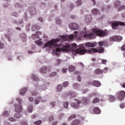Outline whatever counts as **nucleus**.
Instances as JSON below:
<instances>
[{
  "mask_svg": "<svg viewBox=\"0 0 125 125\" xmlns=\"http://www.w3.org/2000/svg\"><path fill=\"white\" fill-rule=\"evenodd\" d=\"M61 40H66L65 36H61V38L53 39L44 44V47H49L50 49L54 47H58L56 49V52H61V51H70L71 50V44L70 43H65L62 42L60 44H57V42H59Z\"/></svg>",
  "mask_w": 125,
  "mask_h": 125,
  "instance_id": "nucleus-1",
  "label": "nucleus"
},
{
  "mask_svg": "<svg viewBox=\"0 0 125 125\" xmlns=\"http://www.w3.org/2000/svg\"><path fill=\"white\" fill-rule=\"evenodd\" d=\"M86 33H87V31H86V28L85 27L83 31L79 33V38H85V39H88V40H93L96 35L98 37H104L107 35V32L105 31H103L98 28H93L92 32L88 34H86Z\"/></svg>",
  "mask_w": 125,
  "mask_h": 125,
  "instance_id": "nucleus-2",
  "label": "nucleus"
},
{
  "mask_svg": "<svg viewBox=\"0 0 125 125\" xmlns=\"http://www.w3.org/2000/svg\"><path fill=\"white\" fill-rule=\"evenodd\" d=\"M74 52L77 54H80V55H83L85 53L88 54H92V53H103L104 52V48L103 47H98V48H91L89 50L85 49L84 47L76 49Z\"/></svg>",
  "mask_w": 125,
  "mask_h": 125,
  "instance_id": "nucleus-3",
  "label": "nucleus"
},
{
  "mask_svg": "<svg viewBox=\"0 0 125 125\" xmlns=\"http://www.w3.org/2000/svg\"><path fill=\"white\" fill-rule=\"evenodd\" d=\"M81 103H82L83 105H86L89 103V99L84 97L82 99L81 102L77 101V104L75 103L71 104V106L73 107V108H75V109H78V108H79V105H80Z\"/></svg>",
  "mask_w": 125,
  "mask_h": 125,
  "instance_id": "nucleus-4",
  "label": "nucleus"
},
{
  "mask_svg": "<svg viewBox=\"0 0 125 125\" xmlns=\"http://www.w3.org/2000/svg\"><path fill=\"white\" fill-rule=\"evenodd\" d=\"M119 25L121 26H125V23L123 22H113L112 23V28L113 30H115L118 28Z\"/></svg>",
  "mask_w": 125,
  "mask_h": 125,
  "instance_id": "nucleus-5",
  "label": "nucleus"
},
{
  "mask_svg": "<svg viewBox=\"0 0 125 125\" xmlns=\"http://www.w3.org/2000/svg\"><path fill=\"white\" fill-rule=\"evenodd\" d=\"M117 96L120 100H124L125 97V91H119L117 93Z\"/></svg>",
  "mask_w": 125,
  "mask_h": 125,
  "instance_id": "nucleus-6",
  "label": "nucleus"
},
{
  "mask_svg": "<svg viewBox=\"0 0 125 125\" xmlns=\"http://www.w3.org/2000/svg\"><path fill=\"white\" fill-rule=\"evenodd\" d=\"M40 73H42V74H46V73H49L50 72V68L47 66H44L40 68Z\"/></svg>",
  "mask_w": 125,
  "mask_h": 125,
  "instance_id": "nucleus-7",
  "label": "nucleus"
},
{
  "mask_svg": "<svg viewBox=\"0 0 125 125\" xmlns=\"http://www.w3.org/2000/svg\"><path fill=\"white\" fill-rule=\"evenodd\" d=\"M122 38L121 36L116 35L114 36H112L109 38L111 42H116L117 41H121Z\"/></svg>",
  "mask_w": 125,
  "mask_h": 125,
  "instance_id": "nucleus-8",
  "label": "nucleus"
},
{
  "mask_svg": "<svg viewBox=\"0 0 125 125\" xmlns=\"http://www.w3.org/2000/svg\"><path fill=\"white\" fill-rule=\"evenodd\" d=\"M81 125V120L79 119H75L72 121L70 124V125Z\"/></svg>",
  "mask_w": 125,
  "mask_h": 125,
  "instance_id": "nucleus-9",
  "label": "nucleus"
},
{
  "mask_svg": "<svg viewBox=\"0 0 125 125\" xmlns=\"http://www.w3.org/2000/svg\"><path fill=\"white\" fill-rule=\"evenodd\" d=\"M70 27L73 30H78L79 29V25L76 23H72L70 24Z\"/></svg>",
  "mask_w": 125,
  "mask_h": 125,
  "instance_id": "nucleus-10",
  "label": "nucleus"
},
{
  "mask_svg": "<svg viewBox=\"0 0 125 125\" xmlns=\"http://www.w3.org/2000/svg\"><path fill=\"white\" fill-rule=\"evenodd\" d=\"M15 111L17 113H21L22 112V106L20 105H15Z\"/></svg>",
  "mask_w": 125,
  "mask_h": 125,
  "instance_id": "nucleus-11",
  "label": "nucleus"
},
{
  "mask_svg": "<svg viewBox=\"0 0 125 125\" xmlns=\"http://www.w3.org/2000/svg\"><path fill=\"white\" fill-rule=\"evenodd\" d=\"M96 45V43L94 42H87L85 43V46L86 47H94Z\"/></svg>",
  "mask_w": 125,
  "mask_h": 125,
  "instance_id": "nucleus-12",
  "label": "nucleus"
},
{
  "mask_svg": "<svg viewBox=\"0 0 125 125\" xmlns=\"http://www.w3.org/2000/svg\"><path fill=\"white\" fill-rule=\"evenodd\" d=\"M35 43L39 46H42L43 45V42L41 40L35 41Z\"/></svg>",
  "mask_w": 125,
  "mask_h": 125,
  "instance_id": "nucleus-13",
  "label": "nucleus"
},
{
  "mask_svg": "<svg viewBox=\"0 0 125 125\" xmlns=\"http://www.w3.org/2000/svg\"><path fill=\"white\" fill-rule=\"evenodd\" d=\"M38 35H42V32H36V34L32 35V38L33 40H36V39H39V37Z\"/></svg>",
  "mask_w": 125,
  "mask_h": 125,
  "instance_id": "nucleus-14",
  "label": "nucleus"
},
{
  "mask_svg": "<svg viewBox=\"0 0 125 125\" xmlns=\"http://www.w3.org/2000/svg\"><path fill=\"white\" fill-rule=\"evenodd\" d=\"M95 74H96L97 75H100L101 74H102L103 73V70L100 69H96L94 71Z\"/></svg>",
  "mask_w": 125,
  "mask_h": 125,
  "instance_id": "nucleus-15",
  "label": "nucleus"
},
{
  "mask_svg": "<svg viewBox=\"0 0 125 125\" xmlns=\"http://www.w3.org/2000/svg\"><path fill=\"white\" fill-rule=\"evenodd\" d=\"M27 90V88H23L21 90L20 94L21 95H24Z\"/></svg>",
  "mask_w": 125,
  "mask_h": 125,
  "instance_id": "nucleus-16",
  "label": "nucleus"
},
{
  "mask_svg": "<svg viewBox=\"0 0 125 125\" xmlns=\"http://www.w3.org/2000/svg\"><path fill=\"white\" fill-rule=\"evenodd\" d=\"M94 113L95 114H100V109L98 107H95L94 108Z\"/></svg>",
  "mask_w": 125,
  "mask_h": 125,
  "instance_id": "nucleus-17",
  "label": "nucleus"
},
{
  "mask_svg": "<svg viewBox=\"0 0 125 125\" xmlns=\"http://www.w3.org/2000/svg\"><path fill=\"white\" fill-rule=\"evenodd\" d=\"M93 85H94V86H100L101 83L98 82V81H94L93 83Z\"/></svg>",
  "mask_w": 125,
  "mask_h": 125,
  "instance_id": "nucleus-18",
  "label": "nucleus"
},
{
  "mask_svg": "<svg viewBox=\"0 0 125 125\" xmlns=\"http://www.w3.org/2000/svg\"><path fill=\"white\" fill-rule=\"evenodd\" d=\"M109 101H110V102H114V101H115V99H116V98H115V97L113 95H110L109 97Z\"/></svg>",
  "mask_w": 125,
  "mask_h": 125,
  "instance_id": "nucleus-19",
  "label": "nucleus"
},
{
  "mask_svg": "<svg viewBox=\"0 0 125 125\" xmlns=\"http://www.w3.org/2000/svg\"><path fill=\"white\" fill-rule=\"evenodd\" d=\"M40 27L38 26L37 25H34L32 27V29L33 31H37V30H39Z\"/></svg>",
  "mask_w": 125,
  "mask_h": 125,
  "instance_id": "nucleus-20",
  "label": "nucleus"
},
{
  "mask_svg": "<svg viewBox=\"0 0 125 125\" xmlns=\"http://www.w3.org/2000/svg\"><path fill=\"white\" fill-rule=\"evenodd\" d=\"M76 116L75 114H73L68 117V121H72L73 119H76Z\"/></svg>",
  "mask_w": 125,
  "mask_h": 125,
  "instance_id": "nucleus-21",
  "label": "nucleus"
},
{
  "mask_svg": "<svg viewBox=\"0 0 125 125\" xmlns=\"http://www.w3.org/2000/svg\"><path fill=\"white\" fill-rule=\"evenodd\" d=\"M99 13V10L97 9H94L92 10V14L94 15L98 14Z\"/></svg>",
  "mask_w": 125,
  "mask_h": 125,
  "instance_id": "nucleus-22",
  "label": "nucleus"
},
{
  "mask_svg": "<svg viewBox=\"0 0 125 125\" xmlns=\"http://www.w3.org/2000/svg\"><path fill=\"white\" fill-rule=\"evenodd\" d=\"M69 85V82L68 81L64 82L62 83L63 87H67Z\"/></svg>",
  "mask_w": 125,
  "mask_h": 125,
  "instance_id": "nucleus-23",
  "label": "nucleus"
},
{
  "mask_svg": "<svg viewBox=\"0 0 125 125\" xmlns=\"http://www.w3.org/2000/svg\"><path fill=\"white\" fill-rule=\"evenodd\" d=\"M116 7H119L121 5V1L116 0L115 2Z\"/></svg>",
  "mask_w": 125,
  "mask_h": 125,
  "instance_id": "nucleus-24",
  "label": "nucleus"
},
{
  "mask_svg": "<svg viewBox=\"0 0 125 125\" xmlns=\"http://www.w3.org/2000/svg\"><path fill=\"white\" fill-rule=\"evenodd\" d=\"M42 100V98L41 97H39L38 99L35 100V104H39L40 103V101Z\"/></svg>",
  "mask_w": 125,
  "mask_h": 125,
  "instance_id": "nucleus-25",
  "label": "nucleus"
},
{
  "mask_svg": "<svg viewBox=\"0 0 125 125\" xmlns=\"http://www.w3.org/2000/svg\"><path fill=\"white\" fill-rule=\"evenodd\" d=\"M100 100L99 98H95L93 100L92 103H97V102H99Z\"/></svg>",
  "mask_w": 125,
  "mask_h": 125,
  "instance_id": "nucleus-26",
  "label": "nucleus"
},
{
  "mask_svg": "<svg viewBox=\"0 0 125 125\" xmlns=\"http://www.w3.org/2000/svg\"><path fill=\"white\" fill-rule=\"evenodd\" d=\"M42 123V120H38L37 121H35L34 122V125H41Z\"/></svg>",
  "mask_w": 125,
  "mask_h": 125,
  "instance_id": "nucleus-27",
  "label": "nucleus"
},
{
  "mask_svg": "<svg viewBox=\"0 0 125 125\" xmlns=\"http://www.w3.org/2000/svg\"><path fill=\"white\" fill-rule=\"evenodd\" d=\"M28 111L29 113H32V112H33V106L29 105L28 106Z\"/></svg>",
  "mask_w": 125,
  "mask_h": 125,
  "instance_id": "nucleus-28",
  "label": "nucleus"
},
{
  "mask_svg": "<svg viewBox=\"0 0 125 125\" xmlns=\"http://www.w3.org/2000/svg\"><path fill=\"white\" fill-rule=\"evenodd\" d=\"M62 90V85L60 84L57 86V91H61Z\"/></svg>",
  "mask_w": 125,
  "mask_h": 125,
  "instance_id": "nucleus-29",
  "label": "nucleus"
},
{
  "mask_svg": "<svg viewBox=\"0 0 125 125\" xmlns=\"http://www.w3.org/2000/svg\"><path fill=\"white\" fill-rule=\"evenodd\" d=\"M15 7H16V8H18V7H22V5H21V4H20L19 3H16L15 4Z\"/></svg>",
  "mask_w": 125,
  "mask_h": 125,
  "instance_id": "nucleus-30",
  "label": "nucleus"
},
{
  "mask_svg": "<svg viewBox=\"0 0 125 125\" xmlns=\"http://www.w3.org/2000/svg\"><path fill=\"white\" fill-rule=\"evenodd\" d=\"M3 116H4V117H8V116H9L8 111H4V112L3 113Z\"/></svg>",
  "mask_w": 125,
  "mask_h": 125,
  "instance_id": "nucleus-31",
  "label": "nucleus"
},
{
  "mask_svg": "<svg viewBox=\"0 0 125 125\" xmlns=\"http://www.w3.org/2000/svg\"><path fill=\"white\" fill-rule=\"evenodd\" d=\"M15 118H17V119H20L21 118V115H20L19 113H18L15 115Z\"/></svg>",
  "mask_w": 125,
  "mask_h": 125,
  "instance_id": "nucleus-32",
  "label": "nucleus"
},
{
  "mask_svg": "<svg viewBox=\"0 0 125 125\" xmlns=\"http://www.w3.org/2000/svg\"><path fill=\"white\" fill-rule=\"evenodd\" d=\"M69 70L70 72H73V71H74L75 70V67H74L73 66H70L69 67Z\"/></svg>",
  "mask_w": 125,
  "mask_h": 125,
  "instance_id": "nucleus-33",
  "label": "nucleus"
},
{
  "mask_svg": "<svg viewBox=\"0 0 125 125\" xmlns=\"http://www.w3.org/2000/svg\"><path fill=\"white\" fill-rule=\"evenodd\" d=\"M68 105H69V103H68V102H65V103H64V104H63V107H64V108H68Z\"/></svg>",
  "mask_w": 125,
  "mask_h": 125,
  "instance_id": "nucleus-34",
  "label": "nucleus"
},
{
  "mask_svg": "<svg viewBox=\"0 0 125 125\" xmlns=\"http://www.w3.org/2000/svg\"><path fill=\"white\" fill-rule=\"evenodd\" d=\"M77 5L79 6V5H81L82 3H83V2L81 0H78L77 1Z\"/></svg>",
  "mask_w": 125,
  "mask_h": 125,
  "instance_id": "nucleus-35",
  "label": "nucleus"
},
{
  "mask_svg": "<svg viewBox=\"0 0 125 125\" xmlns=\"http://www.w3.org/2000/svg\"><path fill=\"white\" fill-rule=\"evenodd\" d=\"M124 9H125V5H122L121 7H120L119 9L118 10L119 11H121V10H123Z\"/></svg>",
  "mask_w": 125,
  "mask_h": 125,
  "instance_id": "nucleus-36",
  "label": "nucleus"
},
{
  "mask_svg": "<svg viewBox=\"0 0 125 125\" xmlns=\"http://www.w3.org/2000/svg\"><path fill=\"white\" fill-rule=\"evenodd\" d=\"M17 101H18L19 104H21V102H22V99L20 98H17Z\"/></svg>",
  "mask_w": 125,
  "mask_h": 125,
  "instance_id": "nucleus-37",
  "label": "nucleus"
},
{
  "mask_svg": "<svg viewBox=\"0 0 125 125\" xmlns=\"http://www.w3.org/2000/svg\"><path fill=\"white\" fill-rule=\"evenodd\" d=\"M74 38H75V35L71 34L69 36V39L70 40H74Z\"/></svg>",
  "mask_w": 125,
  "mask_h": 125,
  "instance_id": "nucleus-38",
  "label": "nucleus"
},
{
  "mask_svg": "<svg viewBox=\"0 0 125 125\" xmlns=\"http://www.w3.org/2000/svg\"><path fill=\"white\" fill-rule=\"evenodd\" d=\"M57 74V73L56 72H54L52 73L50 75V77H54V76H56Z\"/></svg>",
  "mask_w": 125,
  "mask_h": 125,
  "instance_id": "nucleus-39",
  "label": "nucleus"
},
{
  "mask_svg": "<svg viewBox=\"0 0 125 125\" xmlns=\"http://www.w3.org/2000/svg\"><path fill=\"white\" fill-rule=\"evenodd\" d=\"M56 23L57 24H61V20H60L59 19H56Z\"/></svg>",
  "mask_w": 125,
  "mask_h": 125,
  "instance_id": "nucleus-40",
  "label": "nucleus"
},
{
  "mask_svg": "<svg viewBox=\"0 0 125 125\" xmlns=\"http://www.w3.org/2000/svg\"><path fill=\"white\" fill-rule=\"evenodd\" d=\"M9 120L10 121V122H15V121H16L15 118L12 117L10 118Z\"/></svg>",
  "mask_w": 125,
  "mask_h": 125,
  "instance_id": "nucleus-41",
  "label": "nucleus"
},
{
  "mask_svg": "<svg viewBox=\"0 0 125 125\" xmlns=\"http://www.w3.org/2000/svg\"><path fill=\"white\" fill-rule=\"evenodd\" d=\"M120 108L121 109H124V108H125V104H121L120 106Z\"/></svg>",
  "mask_w": 125,
  "mask_h": 125,
  "instance_id": "nucleus-42",
  "label": "nucleus"
},
{
  "mask_svg": "<svg viewBox=\"0 0 125 125\" xmlns=\"http://www.w3.org/2000/svg\"><path fill=\"white\" fill-rule=\"evenodd\" d=\"M99 45H100V46H103V45L104 44V42H102V41H100L99 42Z\"/></svg>",
  "mask_w": 125,
  "mask_h": 125,
  "instance_id": "nucleus-43",
  "label": "nucleus"
},
{
  "mask_svg": "<svg viewBox=\"0 0 125 125\" xmlns=\"http://www.w3.org/2000/svg\"><path fill=\"white\" fill-rule=\"evenodd\" d=\"M22 125H28V122L27 121H23L22 122Z\"/></svg>",
  "mask_w": 125,
  "mask_h": 125,
  "instance_id": "nucleus-44",
  "label": "nucleus"
},
{
  "mask_svg": "<svg viewBox=\"0 0 125 125\" xmlns=\"http://www.w3.org/2000/svg\"><path fill=\"white\" fill-rule=\"evenodd\" d=\"M104 73H106V72H108V67H105L104 69V70H103Z\"/></svg>",
  "mask_w": 125,
  "mask_h": 125,
  "instance_id": "nucleus-45",
  "label": "nucleus"
},
{
  "mask_svg": "<svg viewBox=\"0 0 125 125\" xmlns=\"http://www.w3.org/2000/svg\"><path fill=\"white\" fill-rule=\"evenodd\" d=\"M54 118H53V117L51 116L49 117V122H51V121H53Z\"/></svg>",
  "mask_w": 125,
  "mask_h": 125,
  "instance_id": "nucleus-46",
  "label": "nucleus"
},
{
  "mask_svg": "<svg viewBox=\"0 0 125 125\" xmlns=\"http://www.w3.org/2000/svg\"><path fill=\"white\" fill-rule=\"evenodd\" d=\"M13 16H15V17H17L18 16V14H17V13H12V14Z\"/></svg>",
  "mask_w": 125,
  "mask_h": 125,
  "instance_id": "nucleus-47",
  "label": "nucleus"
},
{
  "mask_svg": "<svg viewBox=\"0 0 125 125\" xmlns=\"http://www.w3.org/2000/svg\"><path fill=\"white\" fill-rule=\"evenodd\" d=\"M77 79L79 81V82H81V80H82V78H81V76L80 75H78L77 76Z\"/></svg>",
  "mask_w": 125,
  "mask_h": 125,
  "instance_id": "nucleus-48",
  "label": "nucleus"
},
{
  "mask_svg": "<svg viewBox=\"0 0 125 125\" xmlns=\"http://www.w3.org/2000/svg\"><path fill=\"white\" fill-rule=\"evenodd\" d=\"M87 91H88V89H85L83 90V93H86V92H87Z\"/></svg>",
  "mask_w": 125,
  "mask_h": 125,
  "instance_id": "nucleus-49",
  "label": "nucleus"
},
{
  "mask_svg": "<svg viewBox=\"0 0 125 125\" xmlns=\"http://www.w3.org/2000/svg\"><path fill=\"white\" fill-rule=\"evenodd\" d=\"M5 37L6 39H7L8 40L9 42H10V39H9V35H6Z\"/></svg>",
  "mask_w": 125,
  "mask_h": 125,
  "instance_id": "nucleus-50",
  "label": "nucleus"
},
{
  "mask_svg": "<svg viewBox=\"0 0 125 125\" xmlns=\"http://www.w3.org/2000/svg\"><path fill=\"white\" fill-rule=\"evenodd\" d=\"M57 64L59 65V64H60L61 63V60H59V59L57 60Z\"/></svg>",
  "mask_w": 125,
  "mask_h": 125,
  "instance_id": "nucleus-51",
  "label": "nucleus"
},
{
  "mask_svg": "<svg viewBox=\"0 0 125 125\" xmlns=\"http://www.w3.org/2000/svg\"><path fill=\"white\" fill-rule=\"evenodd\" d=\"M67 70H68V69H63L62 70V73H67Z\"/></svg>",
  "mask_w": 125,
  "mask_h": 125,
  "instance_id": "nucleus-52",
  "label": "nucleus"
},
{
  "mask_svg": "<svg viewBox=\"0 0 125 125\" xmlns=\"http://www.w3.org/2000/svg\"><path fill=\"white\" fill-rule=\"evenodd\" d=\"M29 101H30V102H33V101H34V98H33L32 97H30L29 98Z\"/></svg>",
  "mask_w": 125,
  "mask_h": 125,
  "instance_id": "nucleus-53",
  "label": "nucleus"
},
{
  "mask_svg": "<svg viewBox=\"0 0 125 125\" xmlns=\"http://www.w3.org/2000/svg\"><path fill=\"white\" fill-rule=\"evenodd\" d=\"M106 62H107V61L105 60H102V63L103 64H106Z\"/></svg>",
  "mask_w": 125,
  "mask_h": 125,
  "instance_id": "nucleus-54",
  "label": "nucleus"
},
{
  "mask_svg": "<svg viewBox=\"0 0 125 125\" xmlns=\"http://www.w3.org/2000/svg\"><path fill=\"white\" fill-rule=\"evenodd\" d=\"M55 105H56L55 102H52L51 103V106H52L53 108H54V106H55Z\"/></svg>",
  "mask_w": 125,
  "mask_h": 125,
  "instance_id": "nucleus-55",
  "label": "nucleus"
},
{
  "mask_svg": "<svg viewBox=\"0 0 125 125\" xmlns=\"http://www.w3.org/2000/svg\"><path fill=\"white\" fill-rule=\"evenodd\" d=\"M32 79L34 80V81H36L37 80V78L36 77V76L33 75L32 76Z\"/></svg>",
  "mask_w": 125,
  "mask_h": 125,
  "instance_id": "nucleus-56",
  "label": "nucleus"
},
{
  "mask_svg": "<svg viewBox=\"0 0 125 125\" xmlns=\"http://www.w3.org/2000/svg\"><path fill=\"white\" fill-rule=\"evenodd\" d=\"M74 7H75V5H74L73 4H71L70 5V9H73V8H74Z\"/></svg>",
  "mask_w": 125,
  "mask_h": 125,
  "instance_id": "nucleus-57",
  "label": "nucleus"
},
{
  "mask_svg": "<svg viewBox=\"0 0 125 125\" xmlns=\"http://www.w3.org/2000/svg\"><path fill=\"white\" fill-rule=\"evenodd\" d=\"M58 123V122L55 121V122L52 123V125H57Z\"/></svg>",
  "mask_w": 125,
  "mask_h": 125,
  "instance_id": "nucleus-58",
  "label": "nucleus"
},
{
  "mask_svg": "<svg viewBox=\"0 0 125 125\" xmlns=\"http://www.w3.org/2000/svg\"><path fill=\"white\" fill-rule=\"evenodd\" d=\"M121 49L122 50H125V45L122 46V47H121Z\"/></svg>",
  "mask_w": 125,
  "mask_h": 125,
  "instance_id": "nucleus-59",
  "label": "nucleus"
},
{
  "mask_svg": "<svg viewBox=\"0 0 125 125\" xmlns=\"http://www.w3.org/2000/svg\"><path fill=\"white\" fill-rule=\"evenodd\" d=\"M0 49L3 48V44L0 43Z\"/></svg>",
  "mask_w": 125,
  "mask_h": 125,
  "instance_id": "nucleus-60",
  "label": "nucleus"
},
{
  "mask_svg": "<svg viewBox=\"0 0 125 125\" xmlns=\"http://www.w3.org/2000/svg\"><path fill=\"white\" fill-rule=\"evenodd\" d=\"M75 75H80L81 74V72L79 71H75Z\"/></svg>",
  "mask_w": 125,
  "mask_h": 125,
  "instance_id": "nucleus-61",
  "label": "nucleus"
},
{
  "mask_svg": "<svg viewBox=\"0 0 125 125\" xmlns=\"http://www.w3.org/2000/svg\"><path fill=\"white\" fill-rule=\"evenodd\" d=\"M72 46H73V47H77V44L73 43L72 44Z\"/></svg>",
  "mask_w": 125,
  "mask_h": 125,
  "instance_id": "nucleus-62",
  "label": "nucleus"
},
{
  "mask_svg": "<svg viewBox=\"0 0 125 125\" xmlns=\"http://www.w3.org/2000/svg\"><path fill=\"white\" fill-rule=\"evenodd\" d=\"M37 94H38V93L36 92H34L33 93H32V95L34 96H36Z\"/></svg>",
  "mask_w": 125,
  "mask_h": 125,
  "instance_id": "nucleus-63",
  "label": "nucleus"
},
{
  "mask_svg": "<svg viewBox=\"0 0 125 125\" xmlns=\"http://www.w3.org/2000/svg\"><path fill=\"white\" fill-rule=\"evenodd\" d=\"M36 117H37V116H36V115H33L32 116V119H36Z\"/></svg>",
  "mask_w": 125,
  "mask_h": 125,
  "instance_id": "nucleus-64",
  "label": "nucleus"
}]
</instances>
